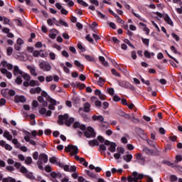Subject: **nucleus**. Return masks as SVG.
Wrapping results in <instances>:
<instances>
[{"instance_id": "49530a36", "label": "nucleus", "mask_w": 182, "mask_h": 182, "mask_svg": "<svg viewBox=\"0 0 182 182\" xmlns=\"http://www.w3.org/2000/svg\"><path fill=\"white\" fill-rule=\"evenodd\" d=\"M41 97H47V100H49L50 99V97L48 95V92L46 91H42L41 92Z\"/></svg>"}, {"instance_id": "7ed1b4c3", "label": "nucleus", "mask_w": 182, "mask_h": 182, "mask_svg": "<svg viewBox=\"0 0 182 182\" xmlns=\"http://www.w3.org/2000/svg\"><path fill=\"white\" fill-rule=\"evenodd\" d=\"M119 86L121 87H125V89H129L130 90H135L134 86L132 85L130 82L127 81H118Z\"/></svg>"}, {"instance_id": "09e8293b", "label": "nucleus", "mask_w": 182, "mask_h": 182, "mask_svg": "<svg viewBox=\"0 0 182 182\" xmlns=\"http://www.w3.org/2000/svg\"><path fill=\"white\" fill-rule=\"evenodd\" d=\"M171 36L172 38H173V39H175V41H176V42H178V41H180V37L177 34L172 33Z\"/></svg>"}, {"instance_id": "4468645a", "label": "nucleus", "mask_w": 182, "mask_h": 182, "mask_svg": "<svg viewBox=\"0 0 182 182\" xmlns=\"http://www.w3.org/2000/svg\"><path fill=\"white\" fill-rule=\"evenodd\" d=\"M51 33H50L48 35L49 38H50V39H56V33L58 32V30H56L55 28H53L52 30H50Z\"/></svg>"}, {"instance_id": "1a4fd4ad", "label": "nucleus", "mask_w": 182, "mask_h": 182, "mask_svg": "<svg viewBox=\"0 0 182 182\" xmlns=\"http://www.w3.org/2000/svg\"><path fill=\"white\" fill-rule=\"evenodd\" d=\"M38 101L39 102V103L42 104L43 107H48V102H46V101H45V100H43V97L38 96Z\"/></svg>"}, {"instance_id": "58836bf2", "label": "nucleus", "mask_w": 182, "mask_h": 182, "mask_svg": "<svg viewBox=\"0 0 182 182\" xmlns=\"http://www.w3.org/2000/svg\"><path fill=\"white\" fill-rule=\"evenodd\" d=\"M76 86H77V87H79V89L80 90H82V89H85V87H86V85H85L83 83H80V82L77 83Z\"/></svg>"}, {"instance_id": "ea45409f", "label": "nucleus", "mask_w": 182, "mask_h": 182, "mask_svg": "<svg viewBox=\"0 0 182 182\" xmlns=\"http://www.w3.org/2000/svg\"><path fill=\"white\" fill-rule=\"evenodd\" d=\"M37 165H38V167L40 170H44V168H43V162L41 161H37Z\"/></svg>"}, {"instance_id": "f257e3e1", "label": "nucleus", "mask_w": 182, "mask_h": 182, "mask_svg": "<svg viewBox=\"0 0 182 182\" xmlns=\"http://www.w3.org/2000/svg\"><path fill=\"white\" fill-rule=\"evenodd\" d=\"M75 123V118L74 117H70L69 114H60L58 116V124L60 125L65 124L68 127H70L72 126V124Z\"/></svg>"}, {"instance_id": "2eb2a0df", "label": "nucleus", "mask_w": 182, "mask_h": 182, "mask_svg": "<svg viewBox=\"0 0 182 182\" xmlns=\"http://www.w3.org/2000/svg\"><path fill=\"white\" fill-rule=\"evenodd\" d=\"M122 159L124 160V161H126L127 163H130V161H132V159H133V155L132 154H127V155H124L122 156Z\"/></svg>"}, {"instance_id": "79ce46f5", "label": "nucleus", "mask_w": 182, "mask_h": 182, "mask_svg": "<svg viewBox=\"0 0 182 182\" xmlns=\"http://www.w3.org/2000/svg\"><path fill=\"white\" fill-rule=\"evenodd\" d=\"M165 53L168 56V58H170V59H172V60L176 62V63H178V61L177 60V59H176V58H174V57L171 56V55H169L168 52L166 50H165Z\"/></svg>"}, {"instance_id": "f03ea898", "label": "nucleus", "mask_w": 182, "mask_h": 182, "mask_svg": "<svg viewBox=\"0 0 182 182\" xmlns=\"http://www.w3.org/2000/svg\"><path fill=\"white\" fill-rule=\"evenodd\" d=\"M39 68L43 72H50L52 70V65L48 62L43 61L39 63Z\"/></svg>"}, {"instance_id": "412c9836", "label": "nucleus", "mask_w": 182, "mask_h": 182, "mask_svg": "<svg viewBox=\"0 0 182 182\" xmlns=\"http://www.w3.org/2000/svg\"><path fill=\"white\" fill-rule=\"evenodd\" d=\"M88 133H90L92 138L96 137V132H95V129L92 127H88L87 129Z\"/></svg>"}, {"instance_id": "680f3d73", "label": "nucleus", "mask_w": 182, "mask_h": 182, "mask_svg": "<svg viewBox=\"0 0 182 182\" xmlns=\"http://www.w3.org/2000/svg\"><path fill=\"white\" fill-rule=\"evenodd\" d=\"M171 52L175 53V55H177V53H178V51H177V49H176V47L174 46H171Z\"/></svg>"}, {"instance_id": "6e6d98bb", "label": "nucleus", "mask_w": 182, "mask_h": 182, "mask_svg": "<svg viewBox=\"0 0 182 182\" xmlns=\"http://www.w3.org/2000/svg\"><path fill=\"white\" fill-rule=\"evenodd\" d=\"M76 170H77V168H76V166H71L70 167V169H69V172L70 173H75V172H76Z\"/></svg>"}, {"instance_id": "72a5a7b5", "label": "nucleus", "mask_w": 182, "mask_h": 182, "mask_svg": "<svg viewBox=\"0 0 182 182\" xmlns=\"http://www.w3.org/2000/svg\"><path fill=\"white\" fill-rule=\"evenodd\" d=\"M58 23H60V25H61L62 26H65V28H69V24H68V23H66V21H64L62 19H60L58 21Z\"/></svg>"}, {"instance_id": "4d7b16f0", "label": "nucleus", "mask_w": 182, "mask_h": 182, "mask_svg": "<svg viewBox=\"0 0 182 182\" xmlns=\"http://www.w3.org/2000/svg\"><path fill=\"white\" fill-rule=\"evenodd\" d=\"M6 170H7V171L12 172V171H15V168H14V166H7L6 167Z\"/></svg>"}, {"instance_id": "dca6fc26", "label": "nucleus", "mask_w": 182, "mask_h": 182, "mask_svg": "<svg viewBox=\"0 0 182 182\" xmlns=\"http://www.w3.org/2000/svg\"><path fill=\"white\" fill-rule=\"evenodd\" d=\"M23 72L22 70H21L19 69V67H18L17 65L14 66V76H16L17 75H23Z\"/></svg>"}, {"instance_id": "c9c22d12", "label": "nucleus", "mask_w": 182, "mask_h": 182, "mask_svg": "<svg viewBox=\"0 0 182 182\" xmlns=\"http://www.w3.org/2000/svg\"><path fill=\"white\" fill-rule=\"evenodd\" d=\"M12 52H14V48H12V47L7 48L6 49L7 56H11V55H12Z\"/></svg>"}, {"instance_id": "3c124183", "label": "nucleus", "mask_w": 182, "mask_h": 182, "mask_svg": "<svg viewBox=\"0 0 182 182\" xmlns=\"http://www.w3.org/2000/svg\"><path fill=\"white\" fill-rule=\"evenodd\" d=\"M170 180L171 182H176V181H177V180H178V178H177V176L176 175H171L170 176Z\"/></svg>"}, {"instance_id": "a211bd4d", "label": "nucleus", "mask_w": 182, "mask_h": 182, "mask_svg": "<svg viewBox=\"0 0 182 182\" xmlns=\"http://www.w3.org/2000/svg\"><path fill=\"white\" fill-rule=\"evenodd\" d=\"M74 65H75V66H77V68H80V72H83V70L85 69V66H83V65L82 63H80V62H79V60H75L74 61Z\"/></svg>"}, {"instance_id": "423d86ee", "label": "nucleus", "mask_w": 182, "mask_h": 182, "mask_svg": "<svg viewBox=\"0 0 182 182\" xmlns=\"http://www.w3.org/2000/svg\"><path fill=\"white\" fill-rule=\"evenodd\" d=\"M38 161H42V163H48V155H46V154H40L39 156H38Z\"/></svg>"}, {"instance_id": "c85d7f7f", "label": "nucleus", "mask_w": 182, "mask_h": 182, "mask_svg": "<svg viewBox=\"0 0 182 182\" xmlns=\"http://www.w3.org/2000/svg\"><path fill=\"white\" fill-rule=\"evenodd\" d=\"M132 176H134L133 178V181L134 182H138L139 181V178L137 177V176H139V173H137L136 171H134L132 173Z\"/></svg>"}, {"instance_id": "9d476101", "label": "nucleus", "mask_w": 182, "mask_h": 182, "mask_svg": "<svg viewBox=\"0 0 182 182\" xmlns=\"http://www.w3.org/2000/svg\"><path fill=\"white\" fill-rule=\"evenodd\" d=\"M90 107H92L90 103L85 102L84 104L83 112H85V113H89V112H90Z\"/></svg>"}, {"instance_id": "864d4df0", "label": "nucleus", "mask_w": 182, "mask_h": 182, "mask_svg": "<svg viewBox=\"0 0 182 182\" xmlns=\"http://www.w3.org/2000/svg\"><path fill=\"white\" fill-rule=\"evenodd\" d=\"M85 39L87 41H88V42H90V43H93L94 41L93 38H92V37H90V34H88L85 36Z\"/></svg>"}, {"instance_id": "473e14b6", "label": "nucleus", "mask_w": 182, "mask_h": 182, "mask_svg": "<svg viewBox=\"0 0 182 182\" xmlns=\"http://www.w3.org/2000/svg\"><path fill=\"white\" fill-rule=\"evenodd\" d=\"M22 77L24 80H26V82H29V80H31V75H29V74H22Z\"/></svg>"}, {"instance_id": "f704fd0d", "label": "nucleus", "mask_w": 182, "mask_h": 182, "mask_svg": "<svg viewBox=\"0 0 182 182\" xmlns=\"http://www.w3.org/2000/svg\"><path fill=\"white\" fill-rule=\"evenodd\" d=\"M111 73H112V75H114V76H117V77H120V73H119L117 70H116V69L112 68L111 70Z\"/></svg>"}, {"instance_id": "b1692460", "label": "nucleus", "mask_w": 182, "mask_h": 182, "mask_svg": "<svg viewBox=\"0 0 182 182\" xmlns=\"http://www.w3.org/2000/svg\"><path fill=\"white\" fill-rule=\"evenodd\" d=\"M3 136L6 139H7V140H12V135H11V134H9V132L8 131H5Z\"/></svg>"}, {"instance_id": "13d9d810", "label": "nucleus", "mask_w": 182, "mask_h": 182, "mask_svg": "<svg viewBox=\"0 0 182 182\" xmlns=\"http://www.w3.org/2000/svg\"><path fill=\"white\" fill-rule=\"evenodd\" d=\"M38 158H39V153H38V151H35L34 153H33V159L34 160H38Z\"/></svg>"}, {"instance_id": "2f4dec72", "label": "nucleus", "mask_w": 182, "mask_h": 182, "mask_svg": "<svg viewBox=\"0 0 182 182\" xmlns=\"http://www.w3.org/2000/svg\"><path fill=\"white\" fill-rule=\"evenodd\" d=\"M141 41L145 46H149V45L150 44V39L149 38H141Z\"/></svg>"}, {"instance_id": "aec40b11", "label": "nucleus", "mask_w": 182, "mask_h": 182, "mask_svg": "<svg viewBox=\"0 0 182 182\" xmlns=\"http://www.w3.org/2000/svg\"><path fill=\"white\" fill-rule=\"evenodd\" d=\"M83 56L88 62H94L95 63L96 59H95V57L85 54H83Z\"/></svg>"}, {"instance_id": "9b49d317", "label": "nucleus", "mask_w": 182, "mask_h": 182, "mask_svg": "<svg viewBox=\"0 0 182 182\" xmlns=\"http://www.w3.org/2000/svg\"><path fill=\"white\" fill-rule=\"evenodd\" d=\"M71 151H72L70 152L71 156H76V154H77V153H79V149L75 145H73V146L71 148Z\"/></svg>"}, {"instance_id": "20e7f679", "label": "nucleus", "mask_w": 182, "mask_h": 182, "mask_svg": "<svg viewBox=\"0 0 182 182\" xmlns=\"http://www.w3.org/2000/svg\"><path fill=\"white\" fill-rule=\"evenodd\" d=\"M136 134L143 140H146L147 139V134L144 133V130L141 128H137L136 131Z\"/></svg>"}, {"instance_id": "4c0bfd02", "label": "nucleus", "mask_w": 182, "mask_h": 182, "mask_svg": "<svg viewBox=\"0 0 182 182\" xmlns=\"http://www.w3.org/2000/svg\"><path fill=\"white\" fill-rule=\"evenodd\" d=\"M124 42L125 43H127V45H129V46H130V48H132V49L135 48L134 46H133V44H132V43L130 42V41L129 39H124Z\"/></svg>"}, {"instance_id": "ddd939ff", "label": "nucleus", "mask_w": 182, "mask_h": 182, "mask_svg": "<svg viewBox=\"0 0 182 182\" xmlns=\"http://www.w3.org/2000/svg\"><path fill=\"white\" fill-rule=\"evenodd\" d=\"M41 92H42V89L40 87L31 88L30 90L31 95H36V93H40Z\"/></svg>"}, {"instance_id": "bf43d9fd", "label": "nucleus", "mask_w": 182, "mask_h": 182, "mask_svg": "<svg viewBox=\"0 0 182 182\" xmlns=\"http://www.w3.org/2000/svg\"><path fill=\"white\" fill-rule=\"evenodd\" d=\"M95 107H97L98 109H100L102 107V102L100 100H97L95 103Z\"/></svg>"}, {"instance_id": "a878e982", "label": "nucleus", "mask_w": 182, "mask_h": 182, "mask_svg": "<svg viewBox=\"0 0 182 182\" xmlns=\"http://www.w3.org/2000/svg\"><path fill=\"white\" fill-rule=\"evenodd\" d=\"M60 68H63V70L65 73H68V74L70 73V70L68 68V67H66L63 63H61L60 64Z\"/></svg>"}, {"instance_id": "7c9ffc66", "label": "nucleus", "mask_w": 182, "mask_h": 182, "mask_svg": "<svg viewBox=\"0 0 182 182\" xmlns=\"http://www.w3.org/2000/svg\"><path fill=\"white\" fill-rule=\"evenodd\" d=\"M77 4H79L80 5H82V6H85V8H87V6H89V4H87V3H86L85 1L83 0H77Z\"/></svg>"}, {"instance_id": "6ab92c4d", "label": "nucleus", "mask_w": 182, "mask_h": 182, "mask_svg": "<svg viewBox=\"0 0 182 182\" xmlns=\"http://www.w3.org/2000/svg\"><path fill=\"white\" fill-rule=\"evenodd\" d=\"M14 21L16 23V25H17V26H25V23L22 22V18H15L14 19Z\"/></svg>"}, {"instance_id": "6e6552de", "label": "nucleus", "mask_w": 182, "mask_h": 182, "mask_svg": "<svg viewBox=\"0 0 182 182\" xmlns=\"http://www.w3.org/2000/svg\"><path fill=\"white\" fill-rule=\"evenodd\" d=\"M57 166H58V167H60V168H63L64 171L69 172L70 168L69 165H65L60 162H57Z\"/></svg>"}, {"instance_id": "e433bc0d", "label": "nucleus", "mask_w": 182, "mask_h": 182, "mask_svg": "<svg viewBox=\"0 0 182 182\" xmlns=\"http://www.w3.org/2000/svg\"><path fill=\"white\" fill-rule=\"evenodd\" d=\"M16 85H22V77L17 76V77L16 78Z\"/></svg>"}, {"instance_id": "052dcab7", "label": "nucleus", "mask_w": 182, "mask_h": 182, "mask_svg": "<svg viewBox=\"0 0 182 182\" xmlns=\"http://www.w3.org/2000/svg\"><path fill=\"white\" fill-rule=\"evenodd\" d=\"M117 151L119 154H124V148L123 147H118Z\"/></svg>"}, {"instance_id": "4be33fe9", "label": "nucleus", "mask_w": 182, "mask_h": 182, "mask_svg": "<svg viewBox=\"0 0 182 182\" xmlns=\"http://www.w3.org/2000/svg\"><path fill=\"white\" fill-rule=\"evenodd\" d=\"M27 69H28V70H30L31 72V74L33 75V76H38V73H36V70L33 68L32 66L31 65H28L27 67Z\"/></svg>"}, {"instance_id": "f3484780", "label": "nucleus", "mask_w": 182, "mask_h": 182, "mask_svg": "<svg viewBox=\"0 0 182 182\" xmlns=\"http://www.w3.org/2000/svg\"><path fill=\"white\" fill-rule=\"evenodd\" d=\"M164 19L166 22V23H168V25H171V26H173V21H171V18L169 16H168V14H165V16H164Z\"/></svg>"}, {"instance_id": "8fccbe9b", "label": "nucleus", "mask_w": 182, "mask_h": 182, "mask_svg": "<svg viewBox=\"0 0 182 182\" xmlns=\"http://www.w3.org/2000/svg\"><path fill=\"white\" fill-rule=\"evenodd\" d=\"M26 164H32V158L31 156H28L25 160Z\"/></svg>"}, {"instance_id": "338daca9", "label": "nucleus", "mask_w": 182, "mask_h": 182, "mask_svg": "<svg viewBox=\"0 0 182 182\" xmlns=\"http://www.w3.org/2000/svg\"><path fill=\"white\" fill-rule=\"evenodd\" d=\"M97 140L99 141L100 143H103L106 139H105L104 137L102 136H98Z\"/></svg>"}, {"instance_id": "f8f14e48", "label": "nucleus", "mask_w": 182, "mask_h": 182, "mask_svg": "<svg viewBox=\"0 0 182 182\" xmlns=\"http://www.w3.org/2000/svg\"><path fill=\"white\" fill-rule=\"evenodd\" d=\"M116 147H117V144H116V143L114 142H111L108 150L109 151H111V153H114V151H116Z\"/></svg>"}, {"instance_id": "603ef678", "label": "nucleus", "mask_w": 182, "mask_h": 182, "mask_svg": "<svg viewBox=\"0 0 182 182\" xmlns=\"http://www.w3.org/2000/svg\"><path fill=\"white\" fill-rule=\"evenodd\" d=\"M72 146H73L72 144L68 145V146H65V151L67 153H70V151H72Z\"/></svg>"}, {"instance_id": "a18cd8bd", "label": "nucleus", "mask_w": 182, "mask_h": 182, "mask_svg": "<svg viewBox=\"0 0 182 182\" xmlns=\"http://www.w3.org/2000/svg\"><path fill=\"white\" fill-rule=\"evenodd\" d=\"M39 56L41 58H46V56H48V54L46 53V52H45L43 50H40L39 51Z\"/></svg>"}, {"instance_id": "de8ad7c7", "label": "nucleus", "mask_w": 182, "mask_h": 182, "mask_svg": "<svg viewBox=\"0 0 182 182\" xmlns=\"http://www.w3.org/2000/svg\"><path fill=\"white\" fill-rule=\"evenodd\" d=\"M131 58H132L134 60H136V59H137V55L136 54V50H133L131 52Z\"/></svg>"}, {"instance_id": "69168bd1", "label": "nucleus", "mask_w": 182, "mask_h": 182, "mask_svg": "<svg viewBox=\"0 0 182 182\" xmlns=\"http://www.w3.org/2000/svg\"><path fill=\"white\" fill-rule=\"evenodd\" d=\"M107 107H109V102H104L102 103V108L106 110V109H107Z\"/></svg>"}, {"instance_id": "c03bdc74", "label": "nucleus", "mask_w": 182, "mask_h": 182, "mask_svg": "<svg viewBox=\"0 0 182 182\" xmlns=\"http://www.w3.org/2000/svg\"><path fill=\"white\" fill-rule=\"evenodd\" d=\"M20 171L21 173H22L23 174H27L28 173V169L25 167V166H21L20 168Z\"/></svg>"}, {"instance_id": "cd10ccee", "label": "nucleus", "mask_w": 182, "mask_h": 182, "mask_svg": "<svg viewBox=\"0 0 182 182\" xmlns=\"http://www.w3.org/2000/svg\"><path fill=\"white\" fill-rule=\"evenodd\" d=\"M162 164H166V166H168L169 167H174V164L171 163L170 161L163 160Z\"/></svg>"}, {"instance_id": "bb28decb", "label": "nucleus", "mask_w": 182, "mask_h": 182, "mask_svg": "<svg viewBox=\"0 0 182 182\" xmlns=\"http://www.w3.org/2000/svg\"><path fill=\"white\" fill-rule=\"evenodd\" d=\"M88 144L90 146H99V141H97L96 139L93 140H90L88 141Z\"/></svg>"}, {"instance_id": "a19ab883", "label": "nucleus", "mask_w": 182, "mask_h": 182, "mask_svg": "<svg viewBox=\"0 0 182 182\" xmlns=\"http://www.w3.org/2000/svg\"><path fill=\"white\" fill-rule=\"evenodd\" d=\"M38 2L41 6L45 8V9H48V7H46V1L45 0H38Z\"/></svg>"}, {"instance_id": "0e129e2a", "label": "nucleus", "mask_w": 182, "mask_h": 182, "mask_svg": "<svg viewBox=\"0 0 182 182\" xmlns=\"http://www.w3.org/2000/svg\"><path fill=\"white\" fill-rule=\"evenodd\" d=\"M90 2L95 6H99V1L97 0H90Z\"/></svg>"}, {"instance_id": "0eeeda50", "label": "nucleus", "mask_w": 182, "mask_h": 182, "mask_svg": "<svg viewBox=\"0 0 182 182\" xmlns=\"http://www.w3.org/2000/svg\"><path fill=\"white\" fill-rule=\"evenodd\" d=\"M92 120H94V122H96V120H97L100 123H103V122H105V117H103V116L102 115H100V116L93 115L92 117Z\"/></svg>"}, {"instance_id": "774afa93", "label": "nucleus", "mask_w": 182, "mask_h": 182, "mask_svg": "<svg viewBox=\"0 0 182 182\" xmlns=\"http://www.w3.org/2000/svg\"><path fill=\"white\" fill-rule=\"evenodd\" d=\"M36 83H38V81H35V80H31L29 82V85H30V86H35V85H37Z\"/></svg>"}, {"instance_id": "e2e57ef3", "label": "nucleus", "mask_w": 182, "mask_h": 182, "mask_svg": "<svg viewBox=\"0 0 182 182\" xmlns=\"http://www.w3.org/2000/svg\"><path fill=\"white\" fill-rule=\"evenodd\" d=\"M144 57L147 58L148 59H150L151 56L150 55V53L148 50H145L144 53Z\"/></svg>"}, {"instance_id": "5fc2aeb1", "label": "nucleus", "mask_w": 182, "mask_h": 182, "mask_svg": "<svg viewBox=\"0 0 182 182\" xmlns=\"http://www.w3.org/2000/svg\"><path fill=\"white\" fill-rule=\"evenodd\" d=\"M38 112L40 113V114H42V115L46 114V108L42 107L38 110Z\"/></svg>"}, {"instance_id": "39448f33", "label": "nucleus", "mask_w": 182, "mask_h": 182, "mask_svg": "<svg viewBox=\"0 0 182 182\" xmlns=\"http://www.w3.org/2000/svg\"><path fill=\"white\" fill-rule=\"evenodd\" d=\"M14 102L16 103H19V102L21 103H25V102H26V98L23 95H16L14 98Z\"/></svg>"}, {"instance_id": "5701e85b", "label": "nucleus", "mask_w": 182, "mask_h": 182, "mask_svg": "<svg viewBox=\"0 0 182 182\" xmlns=\"http://www.w3.org/2000/svg\"><path fill=\"white\" fill-rule=\"evenodd\" d=\"M99 60L101 62L102 65H103V66H109V63H107V61H106V59H105V57L103 56H100L99 57Z\"/></svg>"}, {"instance_id": "393cba45", "label": "nucleus", "mask_w": 182, "mask_h": 182, "mask_svg": "<svg viewBox=\"0 0 182 182\" xmlns=\"http://www.w3.org/2000/svg\"><path fill=\"white\" fill-rule=\"evenodd\" d=\"M49 161L50 163H51V164H58V163H60V161H58V159L55 156H53L51 158L49 159Z\"/></svg>"}, {"instance_id": "c756f323", "label": "nucleus", "mask_w": 182, "mask_h": 182, "mask_svg": "<svg viewBox=\"0 0 182 182\" xmlns=\"http://www.w3.org/2000/svg\"><path fill=\"white\" fill-rule=\"evenodd\" d=\"M26 177H27V178H29L30 180H35V176H33V173H32V172L28 171V173H26Z\"/></svg>"}, {"instance_id": "37998d69", "label": "nucleus", "mask_w": 182, "mask_h": 182, "mask_svg": "<svg viewBox=\"0 0 182 182\" xmlns=\"http://www.w3.org/2000/svg\"><path fill=\"white\" fill-rule=\"evenodd\" d=\"M77 48H78V49H80L82 52H85V51H86V48H85V47H83V46L82 45L81 43H77Z\"/></svg>"}]
</instances>
